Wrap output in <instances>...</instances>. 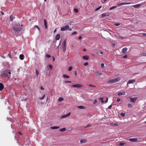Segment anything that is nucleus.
<instances>
[{"label":"nucleus","instance_id":"obj_1","mask_svg":"<svg viewBox=\"0 0 146 146\" xmlns=\"http://www.w3.org/2000/svg\"><path fill=\"white\" fill-rule=\"evenodd\" d=\"M11 70L8 69L4 70L1 73V76L3 77H5L7 79L10 78L11 76Z\"/></svg>","mask_w":146,"mask_h":146},{"label":"nucleus","instance_id":"obj_2","mask_svg":"<svg viewBox=\"0 0 146 146\" xmlns=\"http://www.w3.org/2000/svg\"><path fill=\"white\" fill-rule=\"evenodd\" d=\"M22 27L23 25H21V26L19 25H17L16 27H14L13 29L14 31L19 32L22 29Z\"/></svg>","mask_w":146,"mask_h":146},{"label":"nucleus","instance_id":"obj_3","mask_svg":"<svg viewBox=\"0 0 146 146\" xmlns=\"http://www.w3.org/2000/svg\"><path fill=\"white\" fill-rule=\"evenodd\" d=\"M120 80V78L117 77L116 78L110 80L108 81V82L109 83H116L119 81Z\"/></svg>","mask_w":146,"mask_h":146},{"label":"nucleus","instance_id":"obj_4","mask_svg":"<svg viewBox=\"0 0 146 146\" xmlns=\"http://www.w3.org/2000/svg\"><path fill=\"white\" fill-rule=\"evenodd\" d=\"M66 40L65 39L64 40L63 43V45H62V47H63V52H64L66 51Z\"/></svg>","mask_w":146,"mask_h":146},{"label":"nucleus","instance_id":"obj_5","mask_svg":"<svg viewBox=\"0 0 146 146\" xmlns=\"http://www.w3.org/2000/svg\"><path fill=\"white\" fill-rule=\"evenodd\" d=\"M69 29V27L68 25H67L64 27H63L61 28L60 30L61 31H64L68 30Z\"/></svg>","mask_w":146,"mask_h":146},{"label":"nucleus","instance_id":"obj_6","mask_svg":"<svg viewBox=\"0 0 146 146\" xmlns=\"http://www.w3.org/2000/svg\"><path fill=\"white\" fill-rule=\"evenodd\" d=\"M72 86L73 88H80L83 87V86L81 84H77L73 85H72Z\"/></svg>","mask_w":146,"mask_h":146},{"label":"nucleus","instance_id":"obj_7","mask_svg":"<svg viewBox=\"0 0 146 146\" xmlns=\"http://www.w3.org/2000/svg\"><path fill=\"white\" fill-rule=\"evenodd\" d=\"M129 98L130 100V101L133 103H134L137 99V97H134V98H131V97H129Z\"/></svg>","mask_w":146,"mask_h":146},{"label":"nucleus","instance_id":"obj_8","mask_svg":"<svg viewBox=\"0 0 146 146\" xmlns=\"http://www.w3.org/2000/svg\"><path fill=\"white\" fill-rule=\"evenodd\" d=\"M129 140L131 141L136 142L137 141L138 139L137 138H130L129 139Z\"/></svg>","mask_w":146,"mask_h":146},{"label":"nucleus","instance_id":"obj_9","mask_svg":"<svg viewBox=\"0 0 146 146\" xmlns=\"http://www.w3.org/2000/svg\"><path fill=\"white\" fill-rule=\"evenodd\" d=\"M141 5V4H137L133 5L131 6V7H133L134 8H137L139 7Z\"/></svg>","mask_w":146,"mask_h":146},{"label":"nucleus","instance_id":"obj_10","mask_svg":"<svg viewBox=\"0 0 146 146\" xmlns=\"http://www.w3.org/2000/svg\"><path fill=\"white\" fill-rule=\"evenodd\" d=\"M70 114V113L69 112L66 115H64L62 116L61 117V118H65L68 116H69Z\"/></svg>","mask_w":146,"mask_h":146},{"label":"nucleus","instance_id":"obj_11","mask_svg":"<svg viewBox=\"0 0 146 146\" xmlns=\"http://www.w3.org/2000/svg\"><path fill=\"white\" fill-rule=\"evenodd\" d=\"M135 82V79H132L131 80H129L128 81V84H133Z\"/></svg>","mask_w":146,"mask_h":146},{"label":"nucleus","instance_id":"obj_12","mask_svg":"<svg viewBox=\"0 0 146 146\" xmlns=\"http://www.w3.org/2000/svg\"><path fill=\"white\" fill-rule=\"evenodd\" d=\"M118 95L119 96L125 95V92H119L118 94Z\"/></svg>","mask_w":146,"mask_h":146},{"label":"nucleus","instance_id":"obj_13","mask_svg":"<svg viewBox=\"0 0 146 146\" xmlns=\"http://www.w3.org/2000/svg\"><path fill=\"white\" fill-rule=\"evenodd\" d=\"M127 48H123L122 50V52L123 53H126L127 50Z\"/></svg>","mask_w":146,"mask_h":146},{"label":"nucleus","instance_id":"obj_14","mask_svg":"<svg viewBox=\"0 0 146 146\" xmlns=\"http://www.w3.org/2000/svg\"><path fill=\"white\" fill-rule=\"evenodd\" d=\"M4 88V86L3 84L2 83H0V91H2Z\"/></svg>","mask_w":146,"mask_h":146},{"label":"nucleus","instance_id":"obj_15","mask_svg":"<svg viewBox=\"0 0 146 146\" xmlns=\"http://www.w3.org/2000/svg\"><path fill=\"white\" fill-rule=\"evenodd\" d=\"M44 25L45 28L46 29H47L48 28V26L46 21L45 19H44Z\"/></svg>","mask_w":146,"mask_h":146},{"label":"nucleus","instance_id":"obj_16","mask_svg":"<svg viewBox=\"0 0 146 146\" xmlns=\"http://www.w3.org/2000/svg\"><path fill=\"white\" fill-rule=\"evenodd\" d=\"M60 37V35L59 34H57L55 36V39L57 40H58L59 39Z\"/></svg>","mask_w":146,"mask_h":146},{"label":"nucleus","instance_id":"obj_17","mask_svg":"<svg viewBox=\"0 0 146 146\" xmlns=\"http://www.w3.org/2000/svg\"><path fill=\"white\" fill-rule=\"evenodd\" d=\"M83 58L84 60H87L89 59V57L88 56L85 55L83 56Z\"/></svg>","mask_w":146,"mask_h":146},{"label":"nucleus","instance_id":"obj_18","mask_svg":"<svg viewBox=\"0 0 146 146\" xmlns=\"http://www.w3.org/2000/svg\"><path fill=\"white\" fill-rule=\"evenodd\" d=\"M19 58L21 60H23L24 58V55L23 54H21L19 56Z\"/></svg>","mask_w":146,"mask_h":146},{"label":"nucleus","instance_id":"obj_19","mask_svg":"<svg viewBox=\"0 0 146 146\" xmlns=\"http://www.w3.org/2000/svg\"><path fill=\"white\" fill-rule=\"evenodd\" d=\"M87 141V140L85 139H81L80 140V142L81 143H85V142H86Z\"/></svg>","mask_w":146,"mask_h":146},{"label":"nucleus","instance_id":"obj_20","mask_svg":"<svg viewBox=\"0 0 146 146\" xmlns=\"http://www.w3.org/2000/svg\"><path fill=\"white\" fill-rule=\"evenodd\" d=\"M109 15L108 14L105 13H103L102 15L101 16L102 17H108L109 16Z\"/></svg>","mask_w":146,"mask_h":146},{"label":"nucleus","instance_id":"obj_21","mask_svg":"<svg viewBox=\"0 0 146 146\" xmlns=\"http://www.w3.org/2000/svg\"><path fill=\"white\" fill-rule=\"evenodd\" d=\"M96 75L98 76H100V75H101L102 74L101 73H99L98 71L96 72Z\"/></svg>","mask_w":146,"mask_h":146},{"label":"nucleus","instance_id":"obj_22","mask_svg":"<svg viewBox=\"0 0 146 146\" xmlns=\"http://www.w3.org/2000/svg\"><path fill=\"white\" fill-rule=\"evenodd\" d=\"M63 77L64 78H69L70 77V76L66 75L64 74L63 75Z\"/></svg>","mask_w":146,"mask_h":146},{"label":"nucleus","instance_id":"obj_23","mask_svg":"<svg viewBox=\"0 0 146 146\" xmlns=\"http://www.w3.org/2000/svg\"><path fill=\"white\" fill-rule=\"evenodd\" d=\"M128 3H120V4H117V5L118 6H121V5H125V4H127Z\"/></svg>","mask_w":146,"mask_h":146},{"label":"nucleus","instance_id":"obj_24","mask_svg":"<svg viewBox=\"0 0 146 146\" xmlns=\"http://www.w3.org/2000/svg\"><path fill=\"white\" fill-rule=\"evenodd\" d=\"M59 127H57V126H54V127H51V129H58L59 128Z\"/></svg>","mask_w":146,"mask_h":146},{"label":"nucleus","instance_id":"obj_25","mask_svg":"<svg viewBox=\"0 0 146 146\" xmlns=\"http://www.w3.org/2000/svg\"><path fill=\"white\" fill-rule=\"evenodd\" d=\"M78 108L80 109H85L86 108L83 106H78Z\"/></svg>","mask_w":146,"mask_h":146},{"label":"nucleus","instance_id":"obj_26","mask_svg":"<svg viewBox=\"0 0 146 146\" xmlns=\"http://www.w3.org/2000/svg\"><path fill=\"white\" fill-rule=\"evenodd\" d=\"M66 130V129L65 128H63L62 129H60L59 130L61 132H64Z\"/></svg>","mask_w":146,"mask_h":146},{"label":"nucleus","instance_id":"obj_27","mask_svg":"<svg viewBox=\"0 0 146 146\" xmlns=\"http://www.w3.org/2000/svg\"><path fill=\"white\" fill-rule=\"evenodd\" d=\"M10 19L11 21H12L13 19L15 18V17L13 16H12L11 15L10 16Z\"/></svg>","mask_w":146,"mask_h":146},{"label":"nucleus","instance_id":"obj_28","mask_svg":"<svg viewBox=\"0 0 146 146\" xmlns=\"http://www.w3.org/2000/svg\"><path fill=\"white\" fill-rule=\"evenodd\" d=\"M34 27L35 28H37V29H38V30L40 31V29L39 28V27H38V26L37 25H35V26H34Z\"/></svg>","mask_w":146,"mask_h":146},{"label":"nucleus","instance_id":"obj_29","mask_svg":"<svg viewBox=\"0 0 146 146\" xmlns=\"http://www.w3.org/2000/svg\"><path fill=\"white\" fill-rule=\"evenodd\" d=\"M63 100V98L62 97L59 98L58 99V101L59 102H61Z\"/></svg>","mask_w":146,"mask_h":146},{"label":"nucleus","instance_id":"obj_30","mask_svg":"<svg viewBox=\"0 0 146 146\" xmlns=\"http://www.w3.org/2000/svg\"><path fill=\"white\" fill-rule=\"evenodd\" d=\"M36 75L37 76H38L39 74V73L38 70H36Z\"/></svg>","mask_w":146,"mask_h":146},{"label":"nucleus","instance_id":"obj_31","mask_svg":"<svg viewBox=\"0 0 146 146\" xmlns=\"http://www.w3.org/2000/svg\"><path fill=\"white\" fill-rule=\"evenodd\" d=\"M117 7V6H113V7H111L110 9V10H112L114 9L115 8H116Z\"/></svg>","mask_w":146,"mask_h":146},{"label":"nucleus","instance_id":"obj_32","mask_svg":"<svg viewBox=\"0 0 146 146\" xmlns=\"http://www.w3.org/2000/svg\"><path fill=\"white\" fill-rule=\"evenodd\" d=\"M45 96V95L44 94L42 97H39V99L40 100H42L44 98Z\"/></svg>","mask_w":146,"mask_h":146},{"label":"nucleus","instance_id":"obj_33","mask_svg":"<svg viewBox=\"0 0 146 146\" xmlns=\"http://www.w3.org/2000/svg\"><path fill=\"white\" fill-rule=\"evenodd\" d=\"M120 114L123 117H124L125 115V113H121Z\"/></svg>","mask_w":146,"mask_h":146},{"label":"nucleus","instance_id":"obj_34","mask_svg":"<svg viewBox=\"0 0 146 146\" xmlns=\"http://www.w3.org/2000/svg\"><path fill=\"white\" fill-rule=\"evenodd\" d=\"M72 66H70L68 68V70L70 71L72 70Z\"/></svg>","mask_w":146,"mask_h":146},{"label":"nucleus","instance_id":"obj_35","mask_svg":"<svg viewBox=\"0 0 146 146\" xmlns=\"http://www.w3.org/2000/svg\"><path fill=\"white\" fill-rule=\"evenodd\" d=\"M74 11L76 13H77L78 12V9H75Z\"/></svg>","mask_w":146,"mask_h":146},{"label":"nucleus","instance_id":"obj_36","mask_svg":"<svg viewBox=\"0 0 146 146\" xmlns=\"http://www.w3.org/2000/svg\"><path fill=\"white\" fill-rule=\"evenodd\" d=\"M99 100H101V102L102 103H104V102L103 100V98H100Z\"/></svg>","mask_w":146,"mask_h":146},{"label":"nucleus","instance_id":"obj_37","mask_svg":"<svg viewBox=\"0 0 146 146\" xmlns=\"http://www.w3.org/2000/svg\"><path fill=\"white\" fill-rule=\"evenodd\" d=\"M102 7V6H100L98 7L96 9H95V11H97L99 9H100Z\"/></svg>","mask_w":146,"mask_h":146},{"label":"nucleus","instance_id":"obj_38","mask_svg":"<svg viewBox=\"0 0 146 146\" xmlns=\"http://www.w3.org/2000/svg\"><path fill=\"white\" fill-rule=\"evenodd\" d=\"M125 144V143H120L119 144V145L120 146H123Z\"/></svg>","mask_w":146,"mask_h":146},{"label":"nucleus","instance_id":"obj_39","mask_svg":"<svg viewBox=\"0 0 146 146\" xmlns=\"http://www.w3.org/2000/svg\"><path fill=\"white\" fill-rule=\"evenodd\" d=\"M132 105L130 104H128V108H131L132 107Z\"/></svg>","mask_w":146,"mask_h":146},{"label":"nucleus","instance_id":"obj_40","mask_svg":"<svg viewBox=\"0 0 146 146\" xmlns=\"http://www.w3.org/2000/svg\"><path fill=\"white\" fill-rule=\"evenodd\" d=\"M46 57L48 58H49L51 57V56L49 54H47L46 55Z\"/></svg>","mask_w":146,"mask_h":146},{"label":"nucleus","instance_id":"obj_41","mask_svg":"<svg viewBox=\"0 0 146 146\" xmlns=\"http://www.w3.org/2000/svg\"><path fill=\"white\" fill-rule=\"evenodd\" d=\"M89 86H90V87H94V88H96V86L94 85H92V84H89Z\"/></svg>","mask_w":146,"mask_h":146},{"label":"nucleus","instance_id":"obj_42","mask_svg":"<svg viewBox=\"0 0 146 146\" xmlns=\"http://www.w3.org/2000/svg\"><path fill=\"white\" fill-rule=\"evenodd\" d=\"M64 83H71V81H65L64 82Z\"/></svg>","mask_w":146,"mask_h":146},{"label":"nucleus","instance_id":"obj_43","mask_svg":"<svg viewBox=\"0 0 146 146\" xmlns=\"http://www.w3.org/2000/svg\"><path fill=\"white\" fill-rule=\"evenodd\" d=\"M112 105H110L108 107V109H111L112 108Z\"/></svg>","mask_w":146,"mask_h":146},{"label":"nucleus","instance_id":"obj_44","mask_svg":"<svg viewBox=\"0 0 146 146\" xmlns=\"http://www.w3.org/2000/svg\"><path fill=\"white\" fill-rule=\"evenodd\" d=\"M142 55L143 56H146V53L143 52L142 53Z\"/></svg>","mask_w":146,"mask_h":146},{"label":"nucleus","instance_id":"obj_45","mask_svg":"<svg viewBox=\"0 0 146 146\" xmlns=\"http://www.w3.org/2000/svg\"><path fill=\"white\" fill-rule=\"evenodd\" d=\"M97 102V100H95L94 101V102H93V104H96V103Z\"/></svg>","mask_w":146,"mask_h":146},{"label":"nucleus","instance_id":"obj_46","mask_svg":"<svg viewBox=\"0 0 146 146\" xmlns=\"http://www.w3.org/2000/svg\"><path fill=\"white\" fill-rule=\"evenodd\" d=\"M88 62H86V63H84V66H87L88 65Z\"/></svg>","mask_w":146,"mask_h":146},{"label":"nucleus","instance_id":"obj_47","mask_svg":"<svg viewBox=\"0 0 146 146\" xmlns=\"http://www.w3.org/2000/svg\"><path fill=\"white\" fill-rule=\"evenodd\" d=\"M104 64L103 63H102L101 64V66L102 68H103L104 66Z\"/></svg>","mask_w":146,"mask_h":146},{"label":"nucleus","instance_id":"obj_48","mask_svg":"<svg viewBox=\"0 0 146 146\" xmlns=\"http://www.w3.org/2000/svg\"><path fill=\"white\" fill-rule=\"evenodd\" d=\"M115 25L116 26H117L119 25L120 24L119 23H117L115 24Z\"/></svg>","mask_w":146,"mask_h":146},{"label":"nucleus","instance_id":"obj_49","mask_svg":"<svg viewBox=\"0 0 146 146\" xmlns=\"http://www.w3.org/2000/svg\"><path fill=\"white\" fill-rule=\"evenodd\" d=\"M49 67L50 69L51 70L52 69V66L51 65H49Z\"/></svg>","mask_w":146,"mask_h":146},{"label":"nucleus","instance_id":"obj_50","mask_svg":"<svg viewBox=\"0 0 146 146\" xmlns=\"http://www.w3.org/2000/svg\"><path fill=\"white\" fill-rule=\"evenodd\" d=\"M117 100L118 102H119L121 101V100L119 98H117Z\"/></svg>","mask_w":146,"mask_h":146},{"label":"nucleus","instance_id":"obj_51","mask_svg":"<svg viewBox=\"0 0 146 146\" xmlns=\"http://www.w3.org/2000/svg\"><path fill=\"white\" fill-rule=\"evenodd\" d=\"M127 57V55H125L124 56H123V58H126Z\"/></svg>","mask_w":146,"mask_h":146},{"label":"nucleus","instance_id":"obj_52","mask_svg":"<svg viewBox=\"0 0 146 146\" xmlns=\"http://www.w3.org/2000/svg\"><path fill=\"white\" fill-rule=\"evenodd\" d=\"M91 126V125H88L86 127H90Z\"/></svg>","mask_w":146,"mask_h":146},{"label":"nucleus","instance_id":"obj_53","mask_svg":"<svg viewBox=\"0 0 146 146\" xmlns=\"http://www.w3.org/2000/svg\"><path fill=\"white\" fill-rule=\"evenodd\" d=\"M76 32H74L72 33V35H76Z\"/></svg>","mask_w":146,"mask_h":146},{"label":"nucleus","instance_id":"obj_54","mask_svg":"<svg viewBox=\"0 0 146 146\" xmlns=\"http://www.w3.org/2000/svg\"><path fill=\"white\" fill-rule=\"evenodd\" d=\"M40 89L42 90H43L44 89V88L42 86L40 87Z\"/></svg>","mask_w":146,"mask_h":146},{"label":"nucleus","instance_id":"obj_55","mask_svg":"<svg viewBox=\"0 0 146 146\" xmlns=\"http://www.w3.org/2000/svg\"><path fill=\"white\" fill-rule=\"evenodd\" d=\"M113 46H114L115 45V43H113L112 44Z\"/></svg>","mask_w":146,"mask_h":146},{"label":"nucleus","instance_id":"obj_56","mask_svg":"<svg viewBox=\"0 0 146 146\" xmlns=\"http://www.w3.org/2000/svg\"><path fill=\"white\" fill-rule=\"evenodd\" d=\"M142 35L143 36H145L146 35V34L145 33H143L142 34Z\"/></svg>","mask_w":146,"mask_h":146},{"label":"nucleus","instance_id":"obj_57","mask_svg":"<svg viewBox=\"0 0 146 146\" xmlns=\"http://www.w3.org/2000/svg\"><path fill=\"white\" fill-rule=\"evenodd\" d=\"M113 125L115 126H118V124L117 123H114L113 124Z\"/></svg>","mask_w":146,"mask_h":146},{"label":"nucleus","instance_id":"obj_58","mask_svg":"<svg viewBox=\"0 0 146 146\" xmlns=\"http://www.w3.org/2000/svg\"><path fill=\"white\" fill-rule=\"evenodd\" d=\"M82 38V36H80L78 37V39H79V40H80V39H81Z\"/></svg>","mask_w":146,"mask_h":146},{"label":"nucleus","instance_id":"obj_59","mask_svg":"<svg viewBox=\"0 0 146 146\" xmlns=\"http://www.w3.org/2000/svg\"><path fill=\"white\" fill-rule=\"evenodd\" d=\"M0 12L3 15H4V13L3 12L0 11Z\"/></svg>","mask_w":146,"mask_h":146},{"label":"nucleus","instance_id":"obj_60","mask_svg":"<svg viewBox=\"0 0 146 146\" xmlns=\"http://www.w3.org/2000/svg\"><path fill=\"white\" fill-rule=\"evenodd\" d=\"M72 23V21H71V22H70V23H68V24H69V25H71V24Z\"/></svg>","mask_w":146,"mask_h":146},{"label":"nucleus","instance_id":"obj_61","mask_svg":"<svg viewBox=\"0 0 146 146\" xmlns=\"http://www.w3.org/2000/svg\"><path fill=\"white\" fill-rule=\"evenodd\" d=\"M108 98H107V99H106V103L107 102H108Z\"/></svg>","mask_w":146,"mask_h":146},{"label":"nucleus","instance_id":"obj_62","mask_svg":"<svg viewBox=\"0 0 146 146\" xmlns=\"http://www.w3.org/2000/svg\"><path fill=\"white\" fill-rule=\"evenodd\" d=\"M100 53L101 54H103V52L102 51H100Z\"/></svg>","mask_w":146,"mask_h":146},{"label":"nucleus","instance_id":"obj_63","mask_svg":"<svg viewBox=\"0 0 146 146\" xmlns=\"http://www.w3.org/2000/svg\"><path fill=\"white\" fill-rule=\"evenodd\" d=\"M19 134H20V135H22V133L21 132H19Z\"/></svg>","mask_w":146,"mask_h":146},{"label":"nucleus","instance_id":"obj_64","mask_svg":"<svg viewBox=\"0 0 146 146\" xmlns=\"http://www.w3.org/2000/svg\"><path fill=\"white\" fill-rule=\"evenodd\" d=\"M56 29L54 30V33H55V32H56Z\"/></svg>","mask_w":146,"mask_h":146}]
</instances>
